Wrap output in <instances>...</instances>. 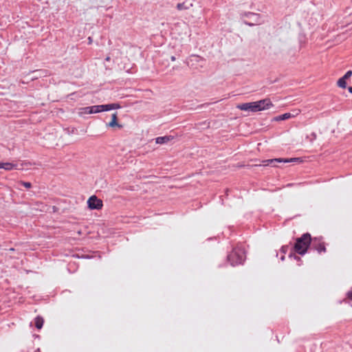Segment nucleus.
<instances>
[{
	"instance_id": "obj_5",
	"label": "nucleus",
	"mask_w": 352,
	"mask_h": 352,
	"mask_svg": "<svg viewBox=\"0 0 352 352\" xmlns=\"http://www.w3.org/2000/svg\"><path fill=\"white\" fill-rule=\"evenodd\" d=\"M322 236L312 238V242L310 246L311 250L317 251L320 254L327 252L325 243L322 241Z\"/></svg>"
},
{
	"instance_id": "obj_9",
	"label": "nucleus",
	"mask_w": 352,
	"mask_h": 352,
	"mask_svg": "<svg viewBox=\"0 0 352 352\" xmlns=\"http://www.w3.org/2000/svg\"><path fill=\"white\" fill-rule=\"evenodd\" d=\"M191 7H192V3H190L189 1H186L182 3H179L177 4V9L178 10H186L190 9Z\"/></svg>"
},
{
	"instance_id": "obj_15",
	"label": "nucleus",
	"mask_w": 352,
	"mask_h": 352,
	"mask_svg": "<svg viewBox=\"0 0 352 352\" xmlns=\"http://www.w3.org/2000/svg\"><path fill=\"white\" fill-rule=\"evenodd\" d=\"M104 106L105 111H111L113 109H120L121 107V106L119 103L106 104H104Z\"/></svg>"
},
{
	"instance_id": "obj_25",
	"label": "nucleus",
	"mask_w": 352,
	"mask_h": 352,
	"mask_svg": "<svg viewBox=\"0 0 352 352\" xmlns=\"http://www.w3.org/2000/svg\"><path fill=\"white\" fill-rule=\"evenodd\" d=\"M93 40L91 36L88 37V43L91 44L92 43Z\"/></svg>"
},
{
	"instance_id": "obj_3",
	"label": "nucleus",
	"mask_w": 352,
	"mask_h": 352,
	"mask_svg": "<svg viewBox=\"0 0 352 352\" xmlns=\"http://www.w3.org/2000/svg\"><path fill=\"white\" fill-rule=\"evenodd\" d=\"M245 251L243 248L236 246L232 248L227 255V261L232 267L243 265L245 261Z\"/></svg>"
},
{
	"instance_id": "obj_21",
	"label": "nucleus",
	"mask_w": 352,
	"mask_h": 352,
	"mask_svg": "<svg viewBox=\"0 0 352 352\" xmlns=\"http://www.w3.org/2000/svg\"><path fill=\"white\" fill-rule=\"evenodd\" d=\"M289 245H283L280 248V252L284 254H285L288 250H289Z\"/></svg>"
},
{
	"instance_id": "obj_7",
	"label": "nucleus",
	"mask_w": 352,
	"mask_h": 352,
	"mask_svg": "<svg viewBox=\"0 0 352 352\" xmlns=\"http://www.w3.org/2000/svg\"><path fill=\"white\" fill-rule=\"evenodd\" d=\"M173 139L174 136L173 135L160 136L155 138V142L159 144H163L168 143Z\"/></svg>"
},
{
	"instance_id": "obj_24",
	"label": "nucleus",
	"mask_w": 352,
	"mask_h": 352,
	"mask_svg": "<svg viewBox=\"0 0 352 352\" xmlns=\"http://www.w3.org/2000/svg\"><path fill=\"white\" fill-rule=\"evenodd\" d=\"M78 258H80V256H78ZM80 258H91V256H89V255H85V254H83V255H82V256H80Z\"/></svg>"
},
{
	"instance_id": "obj_1",
	"label": "nucleus",
	"mask_w": 352,
	"mask_h": 352,
	"mask_svg": "<svg viewBox=\"0 0 352 352\" xmlns=\"http://www.w3.org/2000/svg\"><path fill=\"white\" fill-rule=\"evenodd\" d=\"M270 98H265L256 102H245L237 105V108L242 111L257 112L265 109H269L273 107Z\"/></svg>"
},
{
	"instance_id": "obj_26",
	"label": "nucleus",
	"mask_w": 352,
	"mask_h": 352,
	"mask_svg": "<svg viewBox=\"0 0 352 352\" xmlns=\"http://www.w3.org/2000/svg\"><path fill=\"white\" fill-rule=\"evenodd\" d=\"M170 60H171L172 61H175V60H176L175 56H170Z\"/></svg>"
},
{
	"instance_id": "obj_33",
	"label": "nucleus",
	"mask_w": 352,
	"mask_h": 352,
	"mask_svg": "<svg viewBox=\"0 0 352 352\" xmlns=\"http://www.w3.org/2000/svg\"><path fill=\"white\" fill-rule=\"evenodd\" d=\"M10 251H14V248H10Z\"/></svg>"
},
{
	"instance_id": "obj_2",
	"label": "nucleus",
	"mask_w": 352,
	"mask_h": 352,
	"mask_svg": "<svg viewBox=\"0 0 352 352\" xmlns=\"http://www.w3.org/2000/svg\"><path fill=\"white\" fill-rule=\"evenodd\" d=\"M312 242V237L309 232L304 233L300 237L296 239L294 245L292 250L296 254L303 256L309 248H310Z\"/></svg>"
},
{
	"instance_id": "obj_4",
	"label": "nucleus",
	"mask_w": 352,
	"mask_h": 352,
	"mask_svg": "<svg viewBox=\"0 0 352 352\" xmlns=\"http://www.w3.org/2000/svg\"><path fill=\"white\" fill-rule=\"evenodd\" d=\"M241 18H247L250 21H252L253 22L243 20V22L244 24L253 27L255 25L261 24L263 21H261V16L260 14L252 12H244L241 13Z\"/></svg>"
},
{
	"instance_id": "obj_23",
	"label": "nucleus",
	"mask_w": 352,
	"mask_h": 352,
	"mask_svg": "<svg viewBox=\"0 0 352 352\" xmlns=\"http://www.w3.org/2000/svg\"><path fill=\"white\" fill-rule=\"evenodd\" d=\"M346 298L349 300H352V289L346 293Z\"/></svg>"
},
{
	"instance_id": "obj_12",
	"label": "nucleus",
	"mask_w": 352,
	"mask_h": 352,
	"mask_svg": "<svg viewBox=\"0 0 352 352\" xmlns=\"http://www.w3.org/2000/svg\"><path fill=\"white\" fill-rule=\"evenodd\" d=\"M17 164H13L10 162H1V168H3L6 170H11L13 169H16Z\"/></svg>"
},
{
	"instance_id": "obj_18",
	"label": "nucleus",
	"mask_w": 352,
	"mask_h": 352,
	"mask_svg": "<svg viewBox=\"0 0 352 352\" xmlns=\"http://www.w3.org/2000/svg\"><path fill=\"white\" fill-rule=\"evenodd\" d=\"M79 115L80 116H83L84 115H86V114H91L90 113V108H89V107H82L79 109Z\"/></svg>"
},
{
	"instance_id": "obj_27",
	"label": "nucleus",
	"mask_w": 352,
	"mask_h": 352,
	"mask_svg": "<svg viewBox=\"0 0 352 352\" xmlns=\"http://www.w3.org/2000/svg\"><path fill=\"white\" fill-rule=\"evenodd\" d=\"M348 91H349L351 94H352V87H348Z\"/></svg>"
},
{
	"instance_id": "obj_6",
	"label": "nucleus",
	"mask_w": 352,
	"mask_h": 352,
	"mask_svg": "<svg viewBox=\"0 0 352 352\" xmlns=\"http://www.w3.org/2000/svg\"><path fill=\"white\" fill-rule=\"evenodd\" d=\"M87 206L90 210H100L102 208L103 203L96 195H92L87 200Z\"/></svg>"
},
{
	"instance_id": "obj_10",
	"label": "nucleus",
	"mask_w": 352,
	"mask_h": 352,
	"mask_svg": "<svg viewBox=\"0 0 352 352\" xmlns=\"http://www.w3.org/2000/svg\"><path fill=\"white\" fill-rule=\"evenodd\" d=\"M107 125L109 127H115V126H118V128L122 127V125L120 124L118 122L117 113H114L111 115V121Z\"/></svg>"
},
{
	"instance_id": "obj_11",
	"label": "nucleus",
	"mask_w": 352,
	"mask_h": 352,
	"mask_svg": "<svg viewBox=\"0 0 352 352\" xmlns=\"http://www.w3.org/2000/svg\"><path fill=\"white\" fill-rule=\"evenodd\" d=\"M89 108L91 114L105 111L104 104L89 106Z\"/></svg>"
},
{
	"instance_id": "obj_14",
	"label": "nucleus",
	"mask_w": 352,
	"mask_h": 352,
	"mask_svg": "<svg viewBox=\"0 0 352 352\" xmlns=\"http://www.w3.org/2000/svg\"><path fill=\"white\" fill-rule=\"evenodd\" d=\"M44 319L43 317L38 316L34 318V325L37 329H41L43 327Z\"/></svg>"
},
{
	"instance_id": "obj_28",
	"label": "nucleus",
	"mask_w": 352,
	"mask_h": 352,
	"mask_svg": "<svg viewBox=\"0 0 352 352\" xmlns=\"http://www.w3.org/2000/svg\"><path fill=\"white\" fill-rule=\"evenodd\" d=\"M285 255H283L281 257H280V260L281 261H284L285 260Z\"/></svg>"
},
{
	"instance_id": "obj_20",
	"label": "nucleus",
	"mask_w": 352,
	"mask_h": 352,
	"mask_svg": "<svg viewBox=\"0 0 352 352\" xmlns=\"http://www.w3.org/2000/svg\"><path fill=\"white\" fill-rule=\"evenodd\" d=\"M19 184L26 188H30L32 187V184L29 182L20 181Z\"/></svg>"
},
{
	"instance_id": "obj_31",
	"label": "nucleus",
	"mask_w": 352,
	"mask_h": 352,
	"mask_svg": "<svg viewBox=\"0 0 352 352\" xmlns=\"http://www.w3.org/2000/svg\"><path fill=\"white\" fill-rule=\"evenodd\" d=\"M34 352H41L40 349H37Z\"/></svg>"
},
{
	"instance_id": "obj_30",
	"label": "nucleus",
	"mask_w": 352,
	"mask_h": 352,
	"mask_svg": "<svg viewBox=\"0 0 352 352\" xmlns=\"http://www.w3.org/2000/svg\"><path fill=\"white\" fill-rule=\"evenodd\" d=\"M311 135H312V138H316V135L315 133H313Z\"/></svg>"
},
{
	"instance_id": "obj_19",
	"label": "nucleus",
	"mask_w": 352,
	"mask_h": 352,
	"mask_svg": "<svg viewBox=\"0 0 352 352\" xmlns=\"http://www.w3.org/2000/svg\"><path fill=\"white\" fill-rule=\"evenodd\" d=\"M284 163L287 162H302V160L300 157H292V158H283Z\"/></svg>"
},
{
	"instance_id": "obj_17",
	"label": "nucleus",
	"mask_w": 352,
	"mask_h": 352,
	"mask_svg": "<svg viewBox=\"0 0 352 352\" xmlns=\"http://www.w3.org/2000/svg\"><path fill=\"white\" fill-rule=\"evenodd\" d=\"M337 85L340 88L345 89L347 85L346 80L344 79L343 77H341L340 78L338 79L337 82Z\"/></svg>"
},
{
	"instance_id": "obj_13",
	"label": "nucleus",
	"mask_w": 352,
	"mask_h": 352,
	"mask_svg": "<svg viewBox=\"0 0 352 352\" xmlns=\"http://www.w3.org/2000/svg\"><path fill=\"white\" fill-rule=\"evenodd\" d=\"M293 116L290 113H285L282 115L276 116L273 118V120L274 121H282V120H286L291 118H292Z\"/></svg>"
},
{
	"instance_id": "obj_22",
	"label": "nucleus",
	"mask_w": 352,
	"mask_h": 352,
	"mask_svg": "<svg viewBox=\"0 0 352 352\" xmlns=\"http://www.w3.org/2000/svg\"><path fill=\"white\" fill-rule=\"evenodd\" d=\"M352 76V70L347 71L342 76L344 79L347 80Z\"/></svg>"
},
{
	"instance_id": "obj_29",
	"label": "nucleus",
	"mask_w": 352,
	"mask_h": 352,
	"mask_svg": "<svg viewBox=\"0 0 352 352\" xmlns=\"http://www.w3.org/2000/svg\"><path fill=\"white\" fill-rule=\"evenodd\" d=\"M311 135H312V138H316V135L315 133H313Z\"/></svg>"
},
{
	"instance_id": "obj_34",
	"label": "nucleus",
	"mask_w": 352,
	"mask_h": 352,
	"mask_svg": "<svg viewBox=\"0 0 352 352\" xmlns=\"http://www.w3.org/2000/svg\"><path fill=\"white\" fill-rule=\"evenodd\" d=\"M0 168H1V162H0Z\"/></svg>"
},
{
	"instance_id": "obj_32",
	"label": "nucleus",
	"mask_w": 352,
	"mask_h": 352,
	"mask_svg": "<svg viewBox=\"0 0 352 352\" xmlns=\"http://www.w3.org/2000/svg\"><path fill=\"white\" fill-rule=\"evenodd\" d=\"M110 60V58L109 57H107L106 58V60Z\"/></svg>"
},
{
	"instance_id": "obj_16",
	"label": "nucleus",
	"mask_w": 352,
	"mask_h": 352,
	"mask_svg": "<svg viewBox=\"0 0 352 352\" xmlns=\"http://www.w3.org/2000/svg\"><path fill=\"white\" fill-rule=\"evenodd\" d=\"M296 252H294L292 250H291V252H289V258H294V260H296L297 262H298V265H301L302 263V259L300 258V256L296 255L295 254Z\"/></svg>"
},
{
	"instance_id": "obj_8",
	"label": "nucleus",
	"mask_w": 352,
	"mask_h": 352,
	"mask_svg": "<svg viewBox=\"0 0 352 352\" xmlns=\"http://www.w3.org/2000/svg\"><path fill=\"white\" fill-rule=\"evenodd\" d=\"M279 162H284L283 158H274L270 160H266L263 162V166H270L272 167L276 166V164Z\"/></svg>"
}]
</instances>
